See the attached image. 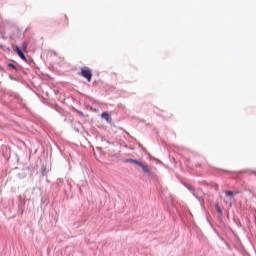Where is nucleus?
<instances>
[{
    "label": "nucleus",
    "instance_id": "obj_1",
    "mask_svg": "<svg viewBox=\"0 0 256 256\" xmlns=\"http://www.w3.org/2000/svg\"><path fill=\"white\" fill-rule=\"evenodd\" d=\"M81 77H84L88 83H91V77H93V72L89 67H82L80 72Z\"/></svg>",
    "mask_w": 256,
    "mask_h": 256
},
{
    "label": "nucleus",
    "instance_id": "obj_2",
    "mask_svg": "<svg viewBox=\"0 0 256 256\" xmlns=\"http://www.w3.org/2000/svg\"><path fill=\"white\" fill-rule=\"evenodd\" d=\"M135 165H137L138 167H140V169H142L143 173H145V175H151V167L149 165H147V163L143 162V161H134Z\"/></svg>",
    "mask_w": 256,
    "mask_h": 256
},
{
    "label": "nucleus",
    "instance_id": "obj_3",
    "mask_svg": "<svg viewBox=\"0 0 256 256\" xmlns=\"http://www.w3.org/2000/svg\"><path fill=\"white\" fill-rule=\"evenodd\" d=\"M15 51L17 55L22 58L23 61H27V57L25 56V54H23V51H27V43L24 42L20 48L19 46H16Z\"/></svg>",
    "mask_w": 256,
    "mask_h": 256
},
{
    "label": "nucleus",
    "instance_id": "obj_4",
    "mask_svg": "<svg viewBox=\"0 0 256 256\" xmlns=\"http://www.w3.org/2000/svg\"><path fill=\"white\" fill-rule=\"evenodd\" d=\"M101 119H104L105 121H107L108 123H111L112 119H111V115H109L107 112H103L101 114Z\"/></svg>",
    "mask_w": 256,
    "mask_h": 256
},
{
    "label": "nucleus",
    "instance_id": "obj_5",
    "mask_svg": "<svg viewBox=\"0 0 256 256\" xmlns=\"http://www.w3.org/2000/svg\"><path fill=\"white\" fill-rule=\"evenodd\" d=\"M225 195H227V197L233 198V191H226Z\"/></svg>",
    "mask_w": 256,
    "mask_h": 256
},
{
    "label": "nucleus",
    "instance_id": "obj_6",
    "mask_svg": "<svg viewBox=\"0 0 256 256\" xmlns=\"http://www.w3.org/2000/svg\"><path fill=\"white\" fill-rule=\"evenodd\" d=\"M217 211L218 213H221V208H219V206H217Z\"/></svg>",
    "mask_w": 256,
    "mask_h": 256
}]
</instances>
